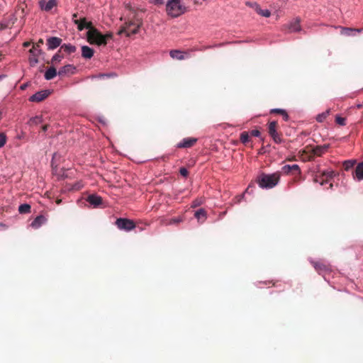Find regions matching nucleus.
I'll list each match as a JSON object with an SVG mask.
<instances>
[{
	"mask_svg": "<svg viewBox=\"0 0 363 363\" xmlns=\"http://www.w3.org/2000/svg\"><path fill=\"white\" fill-rule=\"evenodd\" d=\"M280 173L275 172L272 174L262 173L257 177V183L262 189H272L279 182Z\"/></svg>",
	"mask_w": 363,
	"mask_h": 363,
	"instance_id": "f257e3e1",
	"label": "nucleus"
},
{
	"mask_svg": "<svg viewBox=\"0 0 363 363\" xmlns=\"http://www.w3.org/2000/svg\"><path fill=\"white\" fill-rule=\"evenodd\" d=\"M86 35L89 43L98 45H106L107 40L113 37L111 33L103 35L94 27L91 30H88Z\"/></svg>",
	"mask_w": 363,
	"mask_h": 363,
	"instance_id": "f03ea898",
	"label": "nucleus"
},
{
	"mask_svg": "<svg viewBox=\"0 0 363 363\" xmlns=\"http://www.w3.org/2000/svg\"><path fill=\"white\" fill-rule=\"evenodd\" d=\"M166 11L171 17L176 18L186 12V7L181 0H170L166 5Z\"/></svg>",
	"mask_w": 363,
	"mask_h": 363,
	"instance_id": "7ed1b4c3",
	"label": "nucleus"
},
{
	"mask_svg": "<svg viewBox=\"0 0 363 363\" xmlns=\"http://www.w3.org/2000/svg\"><path fill=\"white\" fill-rule=\"evenodd\" d=\"M43 44V40L39 39L38 41L33 44L32 48L29 50L30 56L28 61L31 67L35 66L38 63V57L42 54L40 46Z\"/></svg>",
	"mask_w": 363,
	"mask_h": 363,
	"instance_id": "20e7f679",
	"label": "nucleus"
},
{
	"mask_svg": "<svg viewBox=\"0 0 363 363\" xmlns=\"http://www.w3.org/2000/svg\"><path fill=\"white\" fill-rule=\"evenodd\" d=\"M141 24L142 23L139 21L137 22H128L125 23V26L120 30L119 34L125 33L127 36L136 34Z\"/></svg>",
	"mask_w": 363,
	"mask_h": 363,
	"instance_id": "39448f33",
	"label": "nucleus"
},
{
	"mask_svg": "<svg viewBox=\"0 0 363 363\" xmlns=\"http://www.w3.org/2000/svg\"><path fill=\"white\" fill-rule=\"evenodd\" d=\"M278 123L275 121H271L268 124V133L276 143L282 142L281 135L277 132Z\"/></svg>",
	"mask_w": 363,
	"mask_h": 363,
	"instance_id": "423d86ee",
	"label": "nucleus"
},
{
	"mask_svg": "<svg viewBox=\"0 0 363 363\" xmlns=\"http://www.w3.org/2000/svg\"><path fill=\"white\" fill-rule=\"evenodd\" d=\"M116 225L120 230L130 231L135 228V224L133 220L128 218H118L116 220Z\"/></svg>",
	"mask_w": 363,
	"mask_h": 363,
	"instance_id": "0eeeda50",
	"label": "nucleus"
},
{
	"mask_svg": "<svg viewBox=\"0 0 363 363\" xmlns=\"http://www.w3.org/2000/svg\"><path fill=\"white\" fill-rule=\"evenodd\" d=\"M301 20L296 18L294 21L283 26V30H288L289 33L298 32L301 30Z\"/></svg>",
	"mask_w": 363,
	"mask_h": 363,
	"instance_id": "6e6552de",
	"label": "nucleus"
},
{
	"mask_svg": "<svg viewBox=\"0 0 363 363\" xmlns=\"http://www.w3.org/2000/svg\"><path fill=\"white\" fill-rule=\"evenodd\" d=\"M50 94V90H42L36 92L29 98V101L32 102H41Z\"/></svg>",
	"mask_w": 363,
	"mask_h": 363,
	"instance_id": "1a4fd4ad",
	"label": "nucleus"
},
{
	"mask_svg": "<svg viewBox=\"0 0 363 363\" xmlns=\"http://www.w3.org/2000/svg\"><path fill=\"white\" fill-rule=\"evenodd\" d=\"M74 24L77 26V29L80 31L83 30L84 28L91 30L94 28L92 23L87 21L86 18L84 17L74 21Z\"/></svg>",
	"mask_w": 363,
	"mask_h": 363,
	"instance_id": "9d476101",
	"label": "nucleus"
},
{
	"mask_svg": "<svg viewBox=\"0 0 363 363\" xmlns=\"http://www.w3.org/2000/svg\"><path fill=\"white\" fill-rule=\"evenodd\" d=\"M312 265L315 268V269L320 274H324L325 272L330 271V267L328 264H325L323 262L320 261H312L311 262Z\"/></svg>",
	"mask_w": 363,
	"mask_h": 363,
	"instance_id": "9b49d317",
	"label": "nucleus"
},
{
	"mask_svg": "<svg viewBox=\"0 0 363 363\" xmlns=\"http://www.w3.org/2000/svg\"><path fill=\"white\" fill-rule=\"evenodd\" d=\"M282 172L286 174L291 172L295 177L301 176V169L298 164H286L282 167Z\"/></svg>",
	"mask_w": 363,
	"mask_h": 363,
	"instance_id": "f8f14e48",
	"label": "nucleus"
},
{
	"mask_svg": "<svg viewBox=\"0 0 363 363\" xmlns=\"http://www.w3.org/2000/svg\"><path fill=\"white\" fill-rule=\"evenodd\" d=\"M196 138H185L177 145L178 148H189L193 147L197 142Z\"/></svg>",
	"mask_w": 363,
	"mask_h": 363,
	"instance_id": "ddd939ff",
	"label": "nucleus"
},
{
	"mask_svg": "<svg viewBox=\"0 0 363 363\" xmlns=\"http://www.w3.org/2000/svg\"><path fill=\"white\" fill-rule=\"evenodd\" d=\"M62 39L58 37H50L47 39L46 45L48 50H54L61 45Z\"/></svg>",
	"mask_w": 363,
	"mask_h": 363,
	"instance_id": "4468645a",
	"label": "nucleus"
},
{
	"mask_svg": "<svg viewBox=\"0 0 363 363\" xmlns=\"http://www.w3.org/2000/svg\"><path fill=\"white\" fill-rule=\"evenodd\" d=\"M335 175L333 171H328L323 172L320 178H315V182H320L321 185L328 182V179L333 178Z\"/></svg>",
	"mask_w": 363,
	"mask_h": 363,
	"instance_id": "2eb2a0df",
	"label": "nucleus"
},
{
	"mask_svg": "<svg viewBox=\"0 0 363 363\" xmlns=\"http://www.w3.org/2000/svg\"><path fill=\"white\" fill-rule=\"evenodd\" d=\"M352 176L357 181L363 180V162L359 163L352 172Z\"/></svg>",
	"mask_w": 363,
	"mask_h": 363,
	"instance_id": "dca6fc26",
	"label": "nucleus"
},
{
	"mask_svg": "<svg viewBox=\"0 0 363 363\" xmlns=\"http://www.w3.org/2000/svg\"><path fill=\"white\" fill-rule=\"evenodd\" d=\"M329 148V145H317L312 148L311 152L315 156H322Z\"/></svg>",
	"mask_w": 363,
	"mask_h": 363,
	"instance_id": "f3484780",
	"label": "nucleus"
},
{
	"mask_svg": "<svg viewBox=\"0 0 363 363\" xmlns=\"http://www.w3.org/2000/svg\"><path fill=\"white\" fill-rule=\"evenodd\" d=\"M86 201L94 207H98L102 203V198L95 194L89 195Z\"/></svg>",
	"mask_w": 363,
	"mask_h": 363,
	"instance_id": "a211bd4d",
	"label": "nucleus"
},
{
	"mask_svg": "<svg viewBox=\"0 0 363 363\" xmlns=\"http://www.w3.org/2000/svg\"><path fill=\"white\" fill-rule=\"evenodd\" d=\"M64 55H70L72 53H74L77 50V48L74 45H72L71 44H63L60 46V48L59 49Z\"/></svg>",
	"mask_w": 363,
	"mask_h": 363,
	"instance_id": "6ab92c4d",
	"label": "nucleus"
},
{
	"mask_svg": "<svg viewBox=\"0 0 363 363\" xmlns=\"http://www.w3.org/2000/svg\"><path fill=\"white\" fill-rule=\"evenodd\" d=\"M341 31L340 33L342 35L346 36L354 35V33H361L362 29L361 28H346V27H340Z\"/></svg>",
	"mask_w": 363,
	"mask_h": 363,
	"instance_id": "aec40b11",
	"label": "nucleus"
},
{
	"mask_svg": "<svg viewBox=\"0 0 363 363\" xmlns=\"http://www.w3.org/2000/svg\"><path fill=\"white\" fill-rule=\"evenodd\" d=\"M46 222V218L44 216L40 215L37 216L31 223V226L34 228H40L43 224Z\"/></svg>",
	"mask_w": 363,
	"mask_h": 363,
	"instance_id": "412c9836",
	"label": "nucleus"
},
{
	"mask_svg": "<svg viewBox=\"0 0 363 363\" xmlns=\"http://www.w3.org/2000/svg\"><path fill=\"white\" fill-rule=\"evenodd\" d=\"M82 55L85 59H90L94 55V50L89 46L84 45L82 47Z\"/></svg>",
	"mask_w": 363,
	"mask_h": 363,
	"instance_id": "4be33fe9",
	"label": "nucleus"
},
{
	"mask_svg": "<svg viewBox=\"0 0 363 363\" xmlns=\"http://www.w3.org/2000/svg\"><path fill=\"white\" fill-rule=\"evenodd\" d=\"M185 53L179 50H172L169 52L170 57L173 59L178 60H183L185 59Z\"/></svg>",
	"mask_w": 363,
	"mask_h": 363,
	"instance_id": "5701e85b",
	"label": "nucleus"
},
{
	"mask_svg": "<svg viewBox=\"0 0 363 363\" xmlns=\"http://www.w3.org/2000/svg\"><path fill=\"white\" fill-rule=\"evenodd\" d=\"M194 216L199 223H203L206 219V211L203 208H200L195 212Z\"/></svg>",
	"mask_w": 363,
	"mask_h": 363,
	"instance_id": "b1692460",
	"label": "nucleus"
},
{
	"mask_svg": "<svg viewBox=\"0 0 363 363\" xmlns=\"http://www.w3.org/2000/svg\"><path fill=\"white\" fill-rule=\"evenodd\" d=\"M74 67L72 65H67L64 67H62L58 72V74L60 76H63V75H65L68 73H73L74 72Z\"/></svg>",
	"mask_w": 363,
	"mask_h": 363,
	"instance_id": "393cba45",
	"label": "nucleus"
},
{
	"mask_svg": "<svg viewBox=\"0 0 363 363\" xmlns=\"http://www.w3.org/2000/svg\"><path fill=\"white\" fill-rule=\"evenodd\" d=\"M55 0H49L48 2L40 3V6L43 10L46 11H50L53 7L56 6Z\"/></svg>",
	"mask_w": 363,
	"mask_h": 363,
	"instance_id": "a878e982",
	"label": "nucleus"
},
{
	"mask_svg": "<svg viewBox=\"0 0 363 363\" xmlns=\"http://www.w3.org/2000/svg\"><path fill=\"white\" fill-rule=\"evenodd\" d=\"M57 75V70L52 66L48 69V70L45 73V78L47 80H50L53 79Z\"/></svg>",
	"mask_w": 363,
	"mask_h": 363,
	"instance_id": "bb28decb",
	"label": "nucleus"
},
{
	"mask_svg": "<svg viewBox=\"0 0 363 363\" xmlns=\"http://www.w3.org/2000/svg\"><path fill=\"white\" fill-rule=\"evenodd\" d=\"M64 57L65 55L59 50L52 57L51 63L52 65H57L61 62Z\"/></svg>",
	"mask_w": 363,
	"mask_h": 363,
	"instance_id": "cd10ccee",
	"label": "nucleus"
},
{
	"mask_svg": "<svg viewBox=\"0 0 363 363\" xmlns=\"http://www.w3.org/2000/svg\"><path fill=\"white\" fill-rule=\"evenodd\" d=\"M31 206L28 203H23L18 206V212L21 214H26L30 213Z\"/></svg>",
	"mask_w": 363,
	"mask_h": 363,
	"instance_id": "c85d7f7f",
	"label": "nucleus"
},
{
	"mask_svg": "<svg viewBox=\"0 0 363 363\" xmlns=\"http://www.w3.org/2000/svg\"><path fill=\"white\" fill-rule=\"evenodd\" d=\"M43 117L42 116H36L35 117L31 118L29 121L28 124L30 125H37L41 123H43Z\"/></svg>",
	"mask_w": 363,
	"mask_h": 363,
	"instance_id": "c756f323",
	"label": "nucleus"
},
{
	"mask_svg": "<svg viewBox=\"0 0 363 363\" xmlns=\"http://www.w3.org/2000/svg\"><path fill=\"white\" fill-rule=\"evenodd\" d=\"M356 162L357 161L355 160H345L343 162V167L345 170L349 171L350 169H352Z\"/></svg>",
	"mask_w": 363,
	"mask_h": 363,
	"instance_id": "7c9ffc66",
	"label": "nucleus"
},
{
	"mask_svg": "<svg viewBox=\"0 0 363 363\" xmlns=\"http://www.w3.org/2000/svg\"><path fill=\"white\" fill-rule=\"evenodd\" d=\"M330 112V109L326 110L325 111L323 112L322 113H320L316 117V121L319 123L323 122L325 118L329 116Z\"/></svg>",
	"mask_w": 363,
	"mask_h": 363,
	"instance_id": "2f4dec72",
	"label": "nucleus"
},
{
	"mask_svg": "<svg viewBox=\"0 0 363 363\" xmlns=\"http://www.w3.org/2000/svg\"><path fill=\"white\" fill-rule=\"evenodd\" d=\"M240 140L242 143L246 145L250 141V135L249 133L246 131L242 132L240 134Z\"/></svg>",
	"mask_w": 363,
	"mask_h": 363,
	"instance_id": "473e14b6",
	"label": "nucleus"
},
{
	"mask_svg": "<svg viewBox=\"0 0 363 363\" xmlns=\"http://www.w3.org/2000/svg\"><path fill=\"white\" fill-rule=\"evenodd\" d=\"M256 12H257L258 14H259V15H261V16H262L267 17V18L269 17V16H270V15H271V12H270L269 10H267V9H266V10H262V9L260 8V6H259V8L257 9Z\"/></svg>",
	"mask_w": 363,
	"mask_h": 363,
	"instance_id": "72a5a7b5",
	"label": "nucleus"
},
{
	"mask_svg": "<svg viewBox=\"0 0 363 363\" xmlns=\"http://www.w3.org/2000/svg\"><path fill=\"white\" fill-rule=\"evenodd\" d=\"M346 118H343V117H341L340 116H336L335 117V122L340 125H346Z\"/></svg>",
	"mask_w": 363,
	"mask_h": 363,
	"instance_id": "f704fd0d",
	"label": "nucleus"
},
{
	"mask_svg": "<svg viewBox=\"0 0 363 363\" xmlns=\"http://www.w3.org/2000/svg\"><path fill=\"white\" fill-rule=\"evenodd\" d=\"M182 221V218L180 217L178 218H174L170 219L167 223H166V225H172V224H177Z\"/></svg>",
	"mask_w": 363,
	"mask_h": 363,
	"instance_id": "c9c22d12",
	"label": "nucleus"
},
{
	"mask_svg": "<svg viewBox=\"0 0 363 363\" xmlns=\"http://www.w3.org/2000/svg\"><path fill=\"white\" fill-rule=\"evenodd\" d=\"M6 143V136L4 133H0V148L4 147Z\"/></svg>",
	"mask_w": 363,
	"mask_h": 363,
	"instance_id": "e433bc0d",
	"label": "nucleus"
},
{
	"mask_svg": "<svg viewBox=\"0 0 363 363\" xmlns=\"http://www.w3.org/2000/svg\"><path fill=\"white\" fill-rule=\"evenodd\" d=\"M245 4L247 6H250L252 9H254L255 11H257V9L259 8V5L256 3V2H250V1H247L245 3Z\"/></svg>",
	"mask_w": 363,
	"mask_h": 363,
	"instance_id": "4c0bfd02",
	"label": "nucleus"
},
{
	"mask_svg": "<svg viewBox=\"0 0 363 363\" xmlns=\"http://www.w3.org/2000/svg\"><path fill=\"white\" fill-rule=\"evenodd\" d=\"M271 113L285 114V110L281 108H274L270 111Z\"/></svg>",
	"mask_w": 363,
	"mask_h": 363,
	"instance_id": "58836bf2",
	"label": "nucleus"
},
{
	"mask_svg": "<svg viewBox=\"0 0 363 363\" xmlns=\"http://www.w3.org/2000/svg\"><path fill=\"white\" fill-rule=\"evenodd\" d=\"M203 203V200L202 199H196L195 201H194L192 202V205H191V207L193 208H196L200 205H201Z\"/></svg>",
	"mask_w": 363,
	"mask_h": 363,
	"instance_id": "ea45409f",
	"label": "nucleus"
},
{
	"mask_svg": "<svg viewBox=\"0 0 363 363\" xmlns=\"http://www.w3.org/2000/svg\"><path fill=\"white\" fill-rule=\"evenodd\" d=\"M179 173H180V174L182 176H183L184 177H186L188 176V174H189L188 170L186 168H184V167L180 168Z\"/></svg>",
	"mask_w": 363,
	"mask_h": 363,
	"instance_id": "a19ab883",
	"label": "nucleus"
},
{
	"mask_svg": "<svg viewBox=\"0 0 363 363\" xmlns=\"http://www.w3.org/2000/svg\"><path fill=\"white\" fill-rule=\"evenodd\" d=\"M250 135L254 137H259L260 136V131L259 130H252L250 132Z\"/></svg>",
	"mask_w": 363,
	"mask_h": 363,
	"instance_id": "79ce46f5",
	"label": "nucleus"
},
{
	"mask_svg": "<svg viewBox=\"0 0 363 363\" xmlns=\"http://www.w3.org/2000/svg\"><path fill=\"white\" fill-rule=\"evenodd\" d=\"M281 116H283V118H284V120L285 121H287L289 120V115H288V113H286V111H285V114H284V113H283V114H281Z\"/></svg>",
	"mask_w": 363,
	"mask_h": 363,
	"instance_id": "37998d69",
	"label": "nucleus"
},
{
	"mask_svg": "<svg viewBox=\"0 0 363 363\" xmlns=\"http://www.w3.org/2000/svg\"><path fill=\"white\" fill-rule=\"evenodd\" d=\"M48 127H49V125H48V124L43 125L41 128L42 131H43V132L47 131V130L48 129Z\"/></svg>",
	"mask_w": 363,
	"mask_h": 363,
	"instance_id": "c03bdc74",
	"label": "nucleus"
},
{
	"mask_svg": "<svg viewBox=\"0 0 363 363\" xmlns=\"http://www.w3.org/2000/svg\"><path fill=\"white\" fill-rule=\"evenodd\" d=\"M72 21H73V23H74V21H76V20H79V19L77 18V13H74V14L72 15Z\"/></svg>",
	"mask_w": 363,
	"mask_h": 363,
	"instance_id": "a18cd8bd",
	"label": "nucleus"
},
{
	"mask_svg": "<svg viewBox=\"0 0 363 363\" xmlns=\"http://www.w3.org/2000/svg\"><path fill=\"white\" fill-rule=\"evenodd\" d=\"M7 225L6 224H4V223H0V228L2 229V230H6L7 229Z\"/></svg>",
	"mask_w": 363,
	"mask_h": 363,
	"instance_id": "49530a36",
	"label": "nucleus"
},
{
	"mask_svg": "<svg viewBox=\"0 0 363 363\" xmlns=\"http://www.w3.org/2000/svg\"><path fill=\"white\" fill-rule=\"evenodd\" d=\"M30 45V42H24L23 44V46L24 48H28L29 46Z\"/></svg>",
	"mask_w": 363,
	"mask_h": 363,
	"instance_id": "de8ad7c7",
	"label": "nucleus"
},
{
	"mask_svg": "<svg viewBox=\"0 0 363 363\" xmlns=\"http://www.w3.org/2000/svg\"><path fill=\"white\" fill-rule=\"evenodd\" d=\"M6 28V25L0 23V30H2Z\"/></svg>",
	"mask_w": 363,
	"mask_h": 363,
	"instance_id": "09e8293b",
	"label": "nucleus"
},
{
	"mask_svg": "<svg viewBox=\"0 0 363 363\" xmlns=\"http://www.w3.org/2000/svg\"><path fill=\"white\" fill-rule=\"evenodd\" d=\"M61 202H62V200H61V199H57V200H56V203H57V204H58V205H59V204H60V203H61Z\"/></svg>",
	"mask_w": 363,
	"mask_h": 363,
	"instance_id": "8fccbe9b",
	"label": "nucleus"
},
{
	"mask_svg": "<svg viewBox=\"0 0 363 363\" xmlns=\"http://www.w3.org/2000/svg\"><path fill=\"white\" fill-rule=\"evenodd\" d=\"M26 86H27L26 84H23V85H21V89H25Z\"/></svg>",
	"mask_w": 363,
	"mask_h": 363,
	"instance_id": "3c124183",
	"label": "nucleus"
},
{
	"mask_svg": "<svg viewBox=\"0 0 363 363\" xmlns=\"http://www.w3.org/2000/svg\"><path fill=\"white\" fill-rule=\"evenodd\" d=\"M157 4H162L163 0H155Z\"/></svg>",
	"mask_w": 363,
	"mask_h": 363,
	"instance_id": "603ef678",
	"label": "nucleus"
},
{
	"mask_svg": "<svg viewBox=\"0 0 363 363\" xmlns=\"http://www.w3.org/2000/svg\"><path fill=\"white\" fill-rule=\"evenodd\" d=\"M362 105H361V104L357 105V108H362Z\"/></svg>",
	"mask_w": 363,
	"mask_h": 363,
	"instance_id": "864d4df0",
	"label": "nucleus"
},
{
	"mask_svg": "<svg viewBox=\"0 0 363 363\" xmlns=\"http://www.w3.org/2000/svg\"><path fill=\"white\" fill-rule=\"evenodd\" d=\"M333 187V184H330V188H332Z\"/></svg>",
	"mask_w": 363,
	"mask_h": 363,
	"instance_id": "5fc2aeb1",
	"label": "nucleus"
},
{
	"mask_svg": "<svg viewBox=\"0 0 363 363\" xmlns=\"http://www.w3.org/2000/svg\"><path fill=\"white\" fill-rule=\"evenodd\" d=\"M1 78H2V76H0V79H1Z\"/></svg>",
	"mask_w": 363,
	"mask_h": 363,
	"instance_id": "6e6d98bb",
	"label": "nucleus"
},
{
	"mask_svg": "<svg viewBox=\"0 0 363 363\" xmlns=\"http://www.w3.org/2000/svg\"><path fill=\"white\" fill-rule=\"evenodd\" d=\"M362 30H363V28H362Z\"/></svg>",
	"mask_w": 363,
	"mask_h": 363,
	"instance_id": "4d7b16f0",
	"label": "nucleus"
},
{
	"mask_svg": "<svg viewBox=\"0 0 363 363\" xmlns=\"http://www.w3.org/2000/svg\"><path fill=\"white\" fill-rule=\"evenodd\" d=\"M1 55L0 54V56H1Z\"/></svg>",
	"mask_w": 363,
	"mask_h": 363,
	"instance_id": "13d9d810",
	"label": "nucleus"
}]
</instances>
